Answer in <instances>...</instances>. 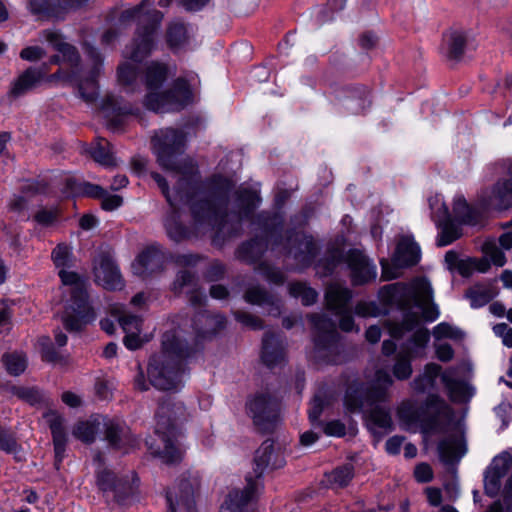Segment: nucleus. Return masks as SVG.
I'll list each match as a JSON object with an SVG mask.
<instances>
[{"mask_svg":"<svg viewBox=\"0 0 512 512\" xmlns=\"http://www.w3.org/2000/svg\"><path fill=\"white\" fill-rule=\"evenodd\" d=\"M185 143L186 135L180 129L167 127L155 131L151 139L152 150L158 164L175 179V195L170 194L168 182L162 175L152 172L151 177L174 210L179 203L190 204L197 233L213 229L227 235L237 233L242 220L252 219L261 200L258 193L248 188L236 191L237 210L231 215L235 224L227 227V195L222 192L203 193L196 164L189 157H180Z\"/></svg>","mask_w":512,"mask_h":512,"instance_id":"nucleus-1","label":"nucleus"},{"mask_svg":"<svg viewBox=\"0 0 512 512\" xmlns=\"http://www.w3.org/2000/svg\"><path fill=\"white\" fill-rule=\"evenodd\" d=\"M191 352L192 348L174 331L165 332L162 336L160 352L149 360L147 368L149 383L146 382L142 367L138 364L134 387L139 391H147L149 385L163 391L179 389L183 381V361Z\"/></svg>","mask_w":512,"mask_h":512,"instance_id":"nucleus-2","label":"nucleus"},{"mask_svg":"<svg viewBox=\"0 0 512 512\" xmlns=\"http://www.w3.org/2000/svg\"><path fill=\"white\" fill-rule=\"evenodd\" d=\"M188 418L186 407L180 401L171 397L165 398L156 411L155 432L159 436L162 446L154 441H146L152 454L158 455L166 463H177L182 459L183 450L178 441L181 434L179 426Z\"/></svg>","mask_w":512,"mask_h":512,"instance_id":"nucleus-3","label":"nucleus"},{"mask_svg":"<svg viewBox=\"0 0 512 512\" xmlns=\"http://www.w3.org/2000/svg\"><path fill=\"white\" fill-rule=\"evenodd\" d=\"M45 36L46 40L61 53L63 61L67 62L73 69L72 72L63 79L70 83H75L80 98L86 103H94L98 97L99 87L97 78L101 75L103 70V57L100 52L88 42L85 41L83 43L84 53L91 61V68L87 76L79 78L77 71L80 64V55L77 49L71 44L64 42L57 33L46 32Z\"/></svg>","mask_w":512,"mask_h":512,"instance_id":"nucleus-4","label":"nucleus"},{"mask_svg":"<svg viewBox=\"0 0 512 512\" xmlns=\"http://www.w3.org/2000/svg\"><path fill=\"white\" fill-rule=\"evenodd\" d=\"M392 384V377L383 369L376 371L374 380L368 388L358 381L350 383L344 399L347 410L359 412L369 407V418L372 423L382 429L390 428L392 421L389 412L382 407L373 406L387 401L388 389Z\"/></svg>","mask_w":512,"mask_h":512,"instance_id":"nucleus-5","label":"nucleus"},{"mask_svg":"<svg viewBox=\"0 0 512 512\" xmlns=\"http://www.w3.org/2000/svg\"><path fill=\"white\" fill-rule=\"evenodd\" d=\"M167 67L158 62H152L145 69V84L148 94L144 105L147 109L157 113L179 111L191 99V90L185 79L178 78L172 87L165 91H158L167 79Z\"/></svg>","mask_w":512,"mask_h":512,"instance_id":"nucleus-6","label":"nucleus"},{"mask_svg":"<svg viewBox=\"0 0 512 512\" xmlns=\"http://www.w3.org/2000/svg\"><path fill=\"white\" fill-rule=\"evenodd\" d=\"M151 7L149 0H142L139 5L123 10L118 18L120 27L127 26L134 19L139 21L133 42L125 51V57L135 63L141 62L151 53L157 27L163 17L160 11Z\"/></svg>","mask_w":512,"mask_h":512,"instance_id":"nucleus-7","label":"nucleus"},{"mask_svg":"<svg viewBox=\"0 0 512 512\" xmlns=\"http://www.w3.org/2000/svg\"><path fill=\"white\" fill-rule=\"evenodd\" d=\"M398 415L408 424L421 423L426 431L444 432L454 413L440 396L430 394L422 406L412 400L404 401L399 407Z\"/></svg>","mask_w":512,"mask_h":512,"instance_id":"nucleus-8","label":"nucleus"},{"mask_svg":"<svg viewBox=\"0 0 512 512\" xmlns=\"http://www.w3.org/2000/svg\"><path fill=\"white\" fill-rule=\"evenodd\" d=\"M58 274L64 285L71 286V298L62 316L64 326L68 331H80L95 318L88 302L86 285L77 273L65 268L60 269Z\"/></svg>","mask_w":512,"mask_h":512,"instance_id":"nucleus-9","label":"nucleus"},{"mask_svg":"<svg viewBox=\"0 0 512 512\" xmlns=\"http://www.w3.org/2000/svg\"><path fill=\"white\" fill-rule=\"evenodd\" d=\"M315 330L313 358L318 363L339 364L343 361L342 344L335 322L324 314L308 316Z\"/></svg>","mask_w":512,"mask_h":512,"instance_id":"nucleus-10","label":"nucleus"},{"mask_svg":"<svg viewBox=\"0 0 512 512\" xmlns=\"http://www.w3.org/2000/svg\"><path fill=\"white\" fill-rule=\"evenodd\" d=\"M420 317L417 312L407 311L400 322L389 321L387 323L389 334L395 339L402 338L413 330L414 333L402 346L401 350L415 358L422 357L430 340V332L425 327H419Z\"/></svg>","mask_w":512,"mask_h":512,"instance_id":"nucleus-11","label":"nucleus"},{"mask_svg":"<svg viewBox=\"0 0 512 512\" xmlns=\"http://www.w3.org/2000/svg\"><path fill=\"white\" fill-rule=\"evenodd\" d=\"M94 462L97 463V485L106 497H111L118 504H124L135 492V484L138 478L131 472V476L118 478L115 473L106 467L102 454L96 453Z\"/></svg>","mask_w":512,"mask_h":512,"instance_id":"nucleus-12","label":"nucleus"},{"mask_svg":"<svg viewBox=\"0 0 512 512\" xmlns=\"http://www.w3.org/2000/svg\"><path fill=\"white\" fill-rule=\"evenodd\" d=\"M254 425L262 432L271 431L278 419L279 403L268 393H259L246 404Z\"/></svg>","mask_w":512,"mask_h":512,"instance_id":"nucleus-13","label":"nucleus"},{"mask_svg":"<svg viewBox=\"0 0 512 512\" xmlns=\"http://www.w3.org/2000/svg\"><path fill=\"white\" fill-rule=\"evenodd\" d=\"M54 81L62 79L60 71L47 77V67H29L21 73L11 84L7 97L10 101H14L19 97L24 96L28 92L37 88L45 79Z\"/></svg>","mask_w":512,"mask_h":512,"instance_id":"nucleus-14","label":"nucleus"},{"mask_svg":"<svg viewBox=\"0 0 512 512\" xmlns=\"http://www.w3.org/2000/svg\"><path fill=\"white\" fill-rule=\"evenodd\" d=\"M286 253L302 267L312 264L318 251L317 244L312 236L303 233H291L285 244Z\"/></svg>","mask_w":512,"mask_h":512,"instance_id":"nucleus-15","label":"nucleus"},{"mask_svg":"<svg viewBox=\"0 0 512 512\" xmlns=\"http://www.w3.org/2000/svg\"><path fill=\"white\" fill-rule=\"evenodd\" d=\"M258 492V483L247 478V484L243 490L235 489L229 492L219 512H255L252 502Z\"/></svg>","mask_w":512,"mask_h":512,"instance_id":"nucleus-16","label":"nucleus"},{"mask_svg":"<svg viewBox=\"0 0 512 512\" xmlns=\"http://www.w3.org/2000/svg\"><path fill=\"white\" fill-rule=\"evenodd\" d=\"M165 253L159 245H150L144 249L132 264L135 275L145 279L164 269Z\"/></svg>","mask_w":512,"mask_h":512,"instance_id":"nucleus-17","label":"nucleus"},{"mask_svg":"<svg viewBox=\"0 0 512 512\" xmlns=\"http://www.w3.org/2000/svg\"><path fill=\"white\" fill-rule=\"evenodd\" d=\"M198 486L196 479L180 480L175 490L166 494L167 512H176V506L186 512H195V492Z\"/></svg>","mask_w":512,"mask_h":512,"instance_id":"nucleus-18","label":"nucleus"},{"mask_svg":"<svg viewBox=\"0 0 512 512\" xmlns=\"http://www.w3.org/2000/svg\"><path fill=\"white\" fill-rule=\"evenodd\" d=\"M509 178L497 181L490 193L483 199L485 211L488 209L506 210L512 207V160L507 166Z\"/></svg>","mask_w":512,"mask_h":512,"instance_id":"nucleus-19","label":"nucleus"},{"mask_svg":"<svg viewBox=\"0 0 512 512\" xmlns=\"http://www.w3.org/2000/svg\"><path fill=\"white\" fill-rule=\"evenodd\" d=\"M105 439L115 449L127 453L133 448L137 440L131 433L130 428L118 419H107L104 421Z\"/></svg>","mask_w":512,"mask_h":512,"instance_id":"nucleus-20","label":"nucleus"},{"mask_svg":"<svg viewBox=\"0 0 512 512\" xmlns=\"http://www.w3.org/2000/svg\"><path fill=\"white\" fill-rule=\"evenodd\" d=\"M94 274L98 283L109 290L123 286L120 271L114 260L106 253H101L95 260Z\"/></svg>","mask_w":512,"mask_h":512,"instance_id":"nucleus-21","label":"nucleus"},{"mask_svg":"<svg viewBox=\"0 0 512 512\" xmlns=\"http://www.w3.org/2000/svg\"><path fill=\"white\" fill-rule=\"evenodd\" d=\"M101 110L107 119V126L118 131L124 124V117L134 113L133 107L115 95H106L101 104Z\"/></svg>","mask_w":512,"mask_h":512,"instance_id":"nucleus-22","label":"nucleus"},{"mask_svg":"<svg viewBox=\"0 0 512 512\" xmlns=\"http://www.w3.org/2000/svg\"><path fill=\"white\" fill-rule=\"evenodd\" d=\"M284 465V460L281 457L280 453L277 452L274 448V442L270 439L265 440L261 446L256 450L254 457V473L255 478L252 476H247V478H251L252 480L260 483L258 479L262 476L264 470L268 467L272 469L280 468ZM261 487H259L260 489Z\"/></svg>","mask_w":512,"mask_h":512,"instance_id":"nucleus-23","label":"nucleus"},{"mask_svg":"<svg viewBox=\"0 0 512 512\" xmlns=\"http://www.w3.org/2000/svg\"><path fill=\"white\" fill-rule=\"evenodd\" d=\"M339 101L348 113L358 115L370 107V91L363 85L348 86L343 89Z\"/></svg>","mask_w":512,"mask_h":512,"instance_id":"nucleus-24","label":"nucleus"},{"mask_svg":"<svg viewBox=\"0 0 512 512\" xmlns=\"http://www.w3.org/2000/svg\"><path fill=\"white\" fill-rule=\"evenodd\" d=\"M346 260L351 270V278L354 285H362L375 279V265L359 250H351Z\"/></svg>","mask_w":512,"mask_h":512,"instance_id":"nucleus-25","label":"nucleus"},{"mask_svg":"<svg viewBox=\"0 0 512 512\" xmlns=\"http://www.w3.org/2000/svg\"><path fill=\"white\" fill-rule=\"evenodd\" d=\"M346 260L351 270V278L354 285H362L375 279V265L359 250H351Z\"/></svg>","mask_w":512,"mask_h":512,"instance_id":"nucleus-26","label":"nucleus"},{"mask_svg":"<svg viewBox=\"0 0 512 512\" xmlns=\"http://www.w3.org/2000/svg\"><path fill=\"white\" fill-rule=\"evenodd\" d=\"M415 305L422 310L423 318L432 322L439 316L437 306L432 302V288L426 279H417L413 283Z\"/></svg>","mask_w":512,"mask_h":512,"instance_id":"nucleus-27","label":"nucleus"},{"mask_svg":"<svg viewBox=\"0 0 512 512\" xmlns=\"http://www.w3.org/2000/svg\"><path fill=\"white\" fill-rule=\"evenodd\" d=\"M261 359L269 368H273L284 362L285 345L279 335L270 332L264 334Z\"/></svg>","mask_w":512,"mask_h":512,"instance_id":"nucleus-28","label":"nucleus"},{"mask_svg":"<svg viewBox=\"0 0 512 512\" xmlns=\"http://www.w3.org/2000/svg\"><path fill=\"white\" fill-rule=\"evenodd\" d=\"M244 300L252 305L268 307L269 315L279 316L281 313L280 300L259 285L250 286L244 293Z\"/></svg>","mask_w":512,"mask_h":512,"instance_id":"nucleus-29","label":"nucleus"},{"mask_svg":"<svg viewBox=\"0 0 512 512\" xmlns=\"http://www.w3.org/2000/svg\"><path fill=\"white\" fill-rule=\"evenodd\" d=\"M46 417L53 437L55 466L58 469L59 465L61 464L62 460L65 457L67 443V436L64 428V419L55 413H50Z\"/></svg>","mask_w":512,"mask_h":512,"instance_id":"nucleus-30","label":"nucleus"},{"mask_svg":"<svg viewBox=\"0 0 512 512\" xmlns=\"http://www.w3.org/2000/svg\"><path fill=\"white\" fill-rule=\"evenodd\" d=\"M352 291L338 283L330 284L325 292V300L329 310L335 314H343L349 310Z\"/></svg>","mask_w":512,"mask_h":512,"instance_id":"nucleus-31","label":"nucleus"},{"mask_svg":"<svg viewBox=\"0 0 512 512\" xmlns=\"http://www.w3.org/2000/svg\"><path fill=\"white\" fill-rule=\"evenodd\" d=\"M420 260V247L408 236L402 237L396 247L394 263L397 267H410Z\"/></svg>","mask_w":512,"mask_h":512,"instance_id":"nucleus-32","label":"nucleus"},{"mask_svg":"<svg viewBox=\"0 0 512 512\" xmlns=\"http://www.w3.org/2000/svg\"><path fill=\"white\" fill-rule=\"evenodd\" d=\"M441 460L446 464H453L465 454L466 446L462 435H451L438 445Z\"/></svg>","mask_w":512,"mask_h":512,"instance_id":"nucleus-33","label":"nucleus"},{"mask_svg":"<svg viewBox=\"0 0 512 512\" xmlns=\"http://www.w3.org/2000/svg\"><path fill=\"white\" fill-rule=\"evenodd\" d=\"M453 212L458 221L463 224L477 225L480 224L484 218L485 208L483 202L481 207L470 206L462 197H456L453 205Z\"/></svg>","mask_w":512,"mask_h":512,"instance_id":"nucleus-34","label":"nucleus"},{"mask_svg":"<svg viewBox=\"0 0 512 512\" xmlns=\"http://www.w3.org/2000/svg\"><path fill=\"white\" fill-rule=\"evenodd\" d=\"M443 43L446 57L449 60L458 61L464 54L467 37L463 31L452 30L444 35Z\"/></svg>","mask_w":512,"mask_h":512,"instance_id":"nucleus-35","label":"nucleus"},{"mask_svg":"<svg viewBox=\"0 0 512 512\" xmlns=\"http://www.w3.org/2000/svg\"><path fill=\"white\" fill-rule=\"evenodd\" d=\"M443 217L437 220L438 225L441 227V233L437 240V245L447 246L461 236V229L455 225L451 219L449 209L445 204H442Z\"/></svg>","mask_w":512,"mask_h":512,"instance_id":"nucleus-36","label":"nucleus"},{"mask_svg":"<svg viewBox=\"0 0 512 512\" xmlns=\"http://www.w3.org/2000/svg\"><path fill=\"white\" fill-rule=\"evenodd\" d=\"M267 249V240L263 238H255L246 243H243L238 249V258L248 262H257L265 250Z\"/></svg>","mask_w":512,"mask_h":512,"instance_id":"nucleus-37","label":"nucleus"},{"mask_svg":"<svg viewBox=\"0 0 512 512\" xmlns=\"http://www.w3.org/2000/svg\"><path fill=\"white\" fill-rule=\"evenodd\" d=\"M441 370V366L436 363H428L425 365L423 373L411 382L413 390L423 393L426 390L433 388Z\"/></svg>","mask_w":512,"mask_h":512,"instance_id":"nucleus-38","label":"nucleus"},{"mask_svg":"<svg viewBox=\"0 0 512 512\" xmlns=\"http://www.w3.org/2000/svg\"><path fill=\"white\" fill-rule=\"evenodd\" d=\"M66 187L71 193L77 195L88 196L92 198H102L106 195V191L100 185L92 184L86 181H79L75 177L66 179Z\"/></svg>","mask_w":512,"mask_h":512,"instance_id":"nucleus-39","label":"nucleus"},{"mask_svg":"<svg viewBox=\"0 0 512 512\" xmlns=\"http://www.w3.org/2000/svg\"><path fill=\"white\" fill-rule=\"evenodd\" d=\"M200 319L205 322L204 327H198L197 321H194V329L198 336L206 338L215 334L218 330L225 326L226 320L224 316L217 314L212 315L204 311L199 315Z\"/></svg>","mask_w":512,"mask_h":512,"instance_id":"nucleus-40","label":"nucleus"},{"mask_svg":"<svg viewBox=\"0 0 512 512\" xmlns=\"http://www.w3.org/2000/svg\"><path fill=\"white\" fill-rule=\"evenodd\" d=\"M167 43L171 49L183 47L188 42V30L182 22H172L167 29Z\"/></svg>","mask_w":512,"mask_h":512,"instance_id":"nucleus-41","label":"nucleus"},{"mask_svg":"<svg viewBox=\"0 0 512 512\" xmlns=\"http://www.w3.org/2000/svg\"><path fill=\"white\" fill-rule=\"evenodd\" d=\"M91 157L99 164L107 167L116 164L110 149V143L106 139H98L89 151Z\"/></svg>","mask_w":512,"mask_h":512,"instance_id":"nucleus-42","label":"nucleus"},{"mask_svg":"<svg viewBox=\"0 0 512 512\" xmlns=\"http://www.w3.org/2000/svg\"><path fill=\"white\" fill-rule=\"evenodd\" d=\"M29 9L40 17L61 18L63 16L57 0H29Z\"/></svg>","mask_w":512,"mask_h":512,"instance_id":"nucleus-43","label":"nucleus"},{"mask_svg":"<svg viewBox=\"0 0 512 512\" xmlns=\"http://www.w3.org/2000/svg\"><path fill=\"white\" fill-rule=\"evenodd\" d=\"M328 483L335 488H343L347 486L354 477V467L347 463L335 468L326 475Z\"/></svg>","mask_w":512,"mask_h":512,"instance_id":"nucleus-44","label":"nucleus"},{"mask_svg":"<svg viewBox=\"0 0 512 512\" xmlns=\"http://www.w3.org/2000/svg\"><path fill=\"white\" fill-rule=\"evenodd\" d=\"M441 380L452 400H462L465 397L467 390L465 382L453 378L450 371L441 374Z\"/></svg>","mask_w":512,"mask_h":512,"instance_id":"nucleus-45","label":"nucleus"},{"mask_svg":"<svg viewBox=\"0 0 512 512\" xmlns=\"http://www.w3.org/2000/svg\"><path fill=\"white\" fill-rule=\"evenodd\" d=\"M113 313L126 333L141 331L142 319L139 316L130 314L121 308H114Z\"/></svg>","mask_w":512,"mask_h":512,"instance_id":"nucleus-46","label":"nucleus"},{"mask_svg":"<svg viewBox=\"0 0 512 512\" xmlns=\"http://www.w3.org/2000/svg\"><path fill=\"white\" fill-rule=\"evenodd\" d=\"M289 293L295 298H300L302 304L305 306L312 305L316 302L317 292L307 286L303 282H294L289 285Z\"/></svg>","mask_w":512,"mask_h":512,"instance_id":"nucleus-47","label":"nucleus"},{"mask_svg":"<svg viewBox=\"0 0 512 512\" xmlns=\"http://www.w3.org/2000/svg\"><path fill=\"white\" fill-rule=\"evenodd\" d=\"M415 357L410 356L409 352L406 353L402 350L396 356V362L393 366V375L398 380H406L412 375L411 361Z\"/></svg>","mask_w":512,"mask_h":512,"instance_id":"nucleus-48","label":"nucleus"},{"mask_svg":"<svg viewBox=\"0 0 512 512\" xmlns=\"http://www.w3.org/2000/svg\"><path fill=\"white\" fill-rule=\"evenodd\" d=\"M494 295L491 288L481 285H476L466 292V297L470 299L472 307L475 308L482 307L489 303Z\"/></svg>","mask_w":512,"mask_h":512,"instance_id":"nucleus-49","label":"nucleus"},{"mask_svg":"<svg viewBox=\"0 0 512 512\" xmlns=\"http://www.w3.org/2000/svg\"><path fill=\"white\" fill-rule=\"evenodd\" d=\"M0 450L7 454H13L18 461L21 460V457L18 455L21 446L18 444L14 433L2 426H0Z\"/></svg>","mask_w":512,"mask_h":512,"instance_id":"nucleus-50","label":"nucleus"},{"mask_svg":"<svg viewBox=\"0 0 512 512\" xmlns=\"http://www.w3.org/2000/svg\"><path fill=\"white\" fill-rule=\"evenodd\" d=\"M117 75L120 85L134 91V86L138 77L137 67L135 64L123 63L119 65Z\"/></svg>","mask_w":512,"mask_h":512,"instance_id":"nucleus-51","label":"nucleus"},{"mask_svg":"<svg viewBox=\"0 0 512 512\" xmlns=\"http://www.w3.org/2000/svg\"><path fill=\"white\" fill-rule=\"evenodd\" d=\"M98 428L99 423L96 424L91 421H81L75 425L72 433L82 442L91 443L95 440V435L98 431Z\"/></svg>","mask_w":512,"mask_h":512,"instance_id":"nucleus-52","label":"nucleus"},{"mask_svg":"<svg viewBox=\"0 0 512 512\" xmlns=\"http://www.w3.org/2000/svg\"><path fill=\"white\" fill-rule=\"evenodd\" d=\"M2 361L8 373L14 376L23 373L27 366L26 357L19 353L5 354L2 357Z\"/></svg>","mask_w":512,"mask_h":512,"instance_id":"nucleus-53","label":"nucleus"},{"mask_svg":"<svg viewBox=\"0 0 512 512\" xmlns=\"http://www.w3.org/2000/svg\"><path fill=\"white\" fill-rule=\"evenodd\" d=\"M51 257L57 268H69L72 265V252L65 244H58L53 249Z\"/></svg>","mask_w":512,"mask_h":512,"instance_id":"nucleus-54","label":"nucleus"},{"mask_svg":"<svg viewBox=\"0 0 512 512\" xmlns=\"http://www.w3.org/2000/svg\"><path fill=\"white\" fill-rule=\"evenodd\" d=\"M512 465V456L504 452L498 456H496L491 465L488 467L487 471L492 474H496L499 477L503 478Z\"/></svg>","mask_w":512,"mask_h":512,"instance_id":"nucleus-55","label":"nucleus"},{"mask_svg":"<svg viewBox=\"0 0 512 512\" xmlns=\"http://www.w3.org/2000/svg\"><path fill=\"white\" fill-rule=\"evenodd\" d=\"M195 286H197L195 275L189 270H181L173 282V291L175 293H181L185 287L190 290Z\"/></svg>","mask_w":512,"mask_h":512,"instance_id":"nucleus-56","label":"nucleus"},{"mask_svg":"<svg viewBox=\"0 0 512 512\" xmlns=\"http://www.w3.org/2000/svg\"><path fill=\"white\" fill-rule=\"evenodd\" d=\"M39 346L42 359L47 362L57 363L62 360L60 353L54 348L48 337L39 339Z\"/></svg>","mask_w":512,"mask_h":512,"instance_id":"nucleus-57","label":"nucleus"},{"mask_svg":"<svg viewBox=\"0 0 512 512\" xmlns=\"http://www.w3.org/2000/svg\"><path fill=\"white\" fill-rule=\"evenodd\" d=\"M235 319L253 330H261L264 328V323L261 318L249 312L237 310L233 312Z\"/></svg>","mask_w":512,"mask_h":512,"instance_id":"nucleus-58","label":"nucleus"},{"mask_svg":"<svg viewBox=\"0 0 512 512\" xmlns=\"http://www.w3.org/2000/svg\"><path fill=\"white\" fill-rule=\"evenodd\" d=\"M255 270L263 275L265 279L271 283L279 285L284 282L283 273L280 270L270 266L266 262L259 263Z\"/></svg>","mask_w":512,"mask_h":512,"instance_id":"nucleus-59","label":"nucleus"},{"mask_svg":"<svg viewBox=\"0 0 512 512\" xmlns=\"http://www.w3.org/2000/svg\"><path fill=\"white\" fill-rule=\"evenodd\" d=\"M482 249L484 254L490 258L494 265L502 267L506 263V257L504 253L499 249L495 242H485Z\"/></svg>","mask_w":512,"mask_h":512,"instance_id":"nucleus-60","label":"nucleus"},{"mask_svg":"<svg viewBox=\"0 0 512 512\" xmlns=\"http://www.w3.org/2000/svg\"><path fill=\"white\" fill-rule=\"evenodd\" d=\"M433 336L436 339L449 338L456 340L462 336V333L459 329L453 327L449 323L442 322L433 328Z\"/></svg>","mask_w":512,"mask_h":512,"instance_id":"nucleus-61","label":"nucleus"},{"mask_svg":"<svg viewBox=\"0 0 512 512\" xmlns=\"http://www.w3.org/2000/svg\"><path fill=\"white\" fill-rule=\"evenodd\" d=\"M354 311L357 316L363 318L377 317L381 313V309L375 301H359Z\"/></svg>","mask_w":512,"mask_h":512,"instance_id":"nucleus-62","label":"nucleus"},{"mask_svg":"<svg viewBox=\"0 0 512 512\" xmlns=\"http://www.w3.org/2000/svg\"><path fill=\"white\" fill-rule=\"evenodd\" d=\"M13 393L19 399H22L31 405L39 403L42 400V394L36 388L15 387L13 389Z\"/></svg>","mask_w":512,"mask_h":512,"instance_id":"nucleus-63","label":"nucleus"},{"mask_svg":"<svg viewBox=\"0 0 512 512\" xmlns=\"http://www.w3.org/2000/svg\"><path fill=\"white\" fill-rule=\"evenodd\" d=\"M501 477L486 471L484 478V488L487 495L494 497L498 494L501 487Z\"/></svg>","mask_w":512,"mask_h":512,"instance_id":"nucleus-64","label":"nucleus"}]
</instances>
